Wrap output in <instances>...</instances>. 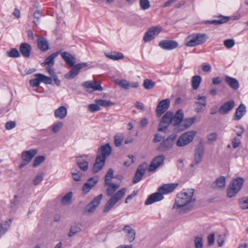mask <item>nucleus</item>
I'll list each match as a JSON object with an SVG mask.
<instances>
[{
    "label": "nucleus",
    "instance_id": "393cba45",
    "mask_svg": "<svg viewBox=\"0 0 248 248\" xmlns=\"http://www.w3.org/2000/svg\"><path fill=\"white\" fill-rule=\"evenodd\" d=\"M101 155H98L102 158L106 159V158L111 153V147L108 143L102 145L100 148Z\"/></svg>",
    "mask_w": 248,
    "mask_h": 248
},
{
    "label": "nucleus",
    "instance_id": "7c9ffc66",
    "mask_svg": "<svg viewBox=\"0 0 248 248\" xmlns=\"http://www.w3.org/2000/svg\"><path fill=\"white\" fill-rule=\"evenodd\" d=\"M184 117V114L182 110L179 109L175 114H173L172 117V125H177L180 124L183 120Z\"/></svg>",
    "mask_w": 248,
    "mask_h": 248
},
{
    "label": "nucleus",
    "instance_id": "ea45409f",
    "mask_svg": "<svg viewBox=\"0 0 248 248\" xmlns=\"http://www.w3.org/2000/svg\"><path fill=\"white\" fill-rule=\"evenodd\" d=\"M73 193L72 192L67 193L61 199V203L63 205H69L71 203Z\"/></svg>",
    "mask_w": 248,
    "mask_h": 248
},
{
    "label": "nucleus",
    "instance_id": "a211bd4d",
    "mask_svg": "<svg viewBox=\"0 0 248 248\" xmlns=\"http://www.w3.org/2000/svg\"><path fill=\"white\" fill-rule=\"evenodd\" d=\"M234 106L235 102L233 100L228 101L221 106L218 111L221 114H227L234 108Z\"/></svg>",
    "mask_w": 248,
    "mask_h": 248
},
{
    "label": "nucleus",
    "instance_id": "13d9d810",
    "mask_svg": "<svg viewBox=\"0 0 248 248\" xmlns=\"http://www.w3.org/2000/svg\"><path fill=\"white\" fill-rule=\"evenodd\" d=\"M72 177L73 179L76 181H79L80 180L82 173L78 170H74L71 172Z\"/></svg>",
    "mask_w": 248,
    "mask_h": 248
},
{
    "label": "nucleus",
    "instance_id": "49530a36",
    "mask_svg": "<svg viewBox=\"0 0 248 248\" xmlns=\"http://www.w3.org/2000/svg\"><path fill=\"white\" fill-rule=\"evenodd\" d=\"M39 76V79L41 82H43L46 84H52V78L46 76L42 74H38Z\"/></svg>",
    "mask_w": 248,
    "mask_h": 248
},
{
    "label": "nucleus",
    "instance_id": "0eeeda50",
    "mask_svg": "<svg viewBox=\"0 0 248 248\" xmlns=\"http://www.w3.org/2000/svg\"><path fill=\"white\" fill-rule=\"evenodd\" d=\"M194 111L198 113H202L205 109L207 105L206 98L204 96L198 95L195 101Z\"/></svg>",
    "mask_w": 248,
    "mask_h": 248
},
{
    "label": "nucleus",
    "instance_id": "dca6fc26",
    "mask_svg": "<svg viewBox=\"0 0 248 248\" xmlns=\"http://www.w3.org/2000/svg\"><path fill=\"white\" fill-rule=\"evenodd\" d=\"M82 86L86 88L88 91L90 89H92L93 91H102L103 88L101 85V83L96 81H87L82 84Z\"/></svg>",
    "mask_w": 248,
    "mask_h": 248
},
{
    "label": "nucleus",
    "instance_id": "79ce46f5",
    "mask_svg": "<svg viewBox=\"0 0 248 248\" xmlns=\"http://www.w3.org/2000/svg\"><path fill=\"white\" fill-rule=\"evenodd\" d=\"M196 117H195L184 119L182 122V125L184 127V129H186L190 127L194 123Z\"/></svg>",
    "mask_w": 248,
    "mask_h": 248
},
{
    "label": "nucleus",
    "instance_id": "c85d7f7f",
    "mask_svg": "<svg viewBox=\"0 0 248 248\" xmlns=\"http://www.w3.org/2000/svg\"><path fill=\"white\" fill-rule=\"evenodd\" d=\"M225 81L228 86L234 90L239 87L238 81L234 78L227 76L225 78Z\"/></svg>",
    "mask_w": 248,
    "mask_h": 248
},
{
    "label": "nucleus",
    "instance_id": "a18cd8bd",
    "mask_svg": "<svg viewBox=\"0 0 248 248\" xmlns=\"http://www.w3.org/2000/svg\"><path fill=\"white\" fill-rule=\"evenodd\" d=\"M203 238L201 236H196L194 238V246L195 248H203Z\"/></svg>",
    "mask_w": 248,
    "mask_h": 248
},
{
    "label": "nucleus",
    "instance_id": "3c124183",
    "mask_svg": "<svg viewBox=\"0 0 248 248\" xmlns=\"http://www.w3.org/2000/svg\"><path fill=\"white\" fill-rule=\"evenodd\" d=\"M81 230L80 227L78 225L72 226L68 233V236L71 237L77 233L80 232Z\"/></svg>",
    "mask_w": 248,
    "mask_h": 248
},
{
    "label": "nucleus",
    "instance_id": "de8ad7c7",
    "mask_svg": "<svg viewBox=\"0 0 248 248\" xmlns=\"http://www.w3.org/2000/svg\"><path fill=\"white\" fill-rule=\"evenodd\" d=\"M155 85V83L152 80L146 79L144 80L143 86L147 90L153 89Z\"/></svg>",
    "mask_w": 248,
    "mask_h": 248
},
{
    "label": "nucleus",
    "instance_id": "052dcab7",
    "mask_svg": "<svg viewBox=\"0 0 248 248\" xmlns=\"http://www.w3.org/2000/svg\"><path fill=\"white\" fill-rule=\"evenodd\" d=\"M117 83L121 87L124 89H128L129 88V82L127 80H121Z\"/></svg>",
    "mask_w": 248,
    "mask_h": 248
},
{
    "label": "nucleus",
    "instance_id": "c03bdc74",
    "mask_svg": "<svg viewBox=\"0 0 248 248\" xmlns=\"http://www.w3.org/2000/svg\"><path fill=\"white\" fill-rule=\"evenodd\" d=\"M114 142L116 147L120 146L124 139V135L122 133H118L114 136Z\"/></svg>",
    "mask_w": 248,
    "mask_h": 248
},
{
    "label": "nucleus",
    "instance_id": "680f3d73",
    "mask_svg": "<svg viewBox=\"0 0 248 248\" xmlns=\"http://www.w3.org/2000/svg\"><path fill=\"white\" fill-rule=\"evenodd\" d=\"M100 109L99 104L97 103L92 104L89 106V109L92 112L99 110Z\"/></svg>",
    "mask_w": 248,
    "mask_h": 248
},
{
    "label": "nucleus",
    "instance_id": "864d4df0",
    "mask_svg": "<svg viewBox=\"0 0 248 248\" xmlns=\"http://www.w3.org/2000/svg\"><path fill=\"white\" fill-rule=\"evenodd\" d=\"M241 208L242 209H248V198L243 197L239 202Z\"/></svg>",
    "mask_w": 248,
    "mask_h": 248
},
{
    "label": "nucleus",
    "instance_id": "423d86ee",
    "mask_svg": "<svg viewBox=\"0 0 248 248\" xmlns=\"http://www.w3.org/2000/svg\"><path fill=\"white\" fill-rule=\"evenodd\" d=\"M162 28L159 26L150 28L145 33L143 37V40L145 42L151 41L159 34L162 31Z\"/></svg>",
    "mask_w": 248,
    "mask_h": 248
},
{
    "label": "nucleus",
    "instance_id": "39448f33",
    "mask_svg": "<svg viewBox=\"0 0 248 248\" xmlns=\"http://www.w3.org/2000/svg\"><path fill=\"white\" fill-rule=\"evenodd\" d=\"M196 134V132L195 131H190L184 133L180 136L176 141V145L178 147H184L188 145L193 140Z\"/></svg>",
    "mask_w": 248,
    "mask_h": 248
},
{
    "label": "nucleus",
    "instance_id": "b1692460",
    "mask_svg": "<svg viewBox=\"0 0 248 248\" xmlns=\"http://www.w3.org/2000/svg\"><path fill=\"white\" fill-rule=\"evenodd\" d=\"M54 115L56 119H63L67 115V108L62 106L54 110Z\"/></svg>",
    "mask_w": 248,
    "mask_h": 248
},
{
    "label": "nucleus",
    "instance_id": "774afa93",
    "mask_svg": "<svg viewBox=\"0 0 248 248\" xmlns=\"http://www.w3.org/2000/svg\"><path fill=\"white\" fill-rule=\"evenodd\" d=\"M166 124V123L165 124V123H163V122L161 121L159 124V127L158 129V131H163L164 130H165L169 126V124Z\"/></svg>",
    "mask_w": 248,
    "mask_h": 248
},
{
    "label": "nucleus",
    "instance_id": "5fc2aeb1",
    "mask_svg": "<svg viewBox=\"0 0 248 248\" xmlns=\"http://www.w3.org/2000/svg\"><path fill=\"white\" fill-rule=\"evenodd\" d=\"M140 5L141 9L143 10H146L150 7V2L148 0H140Z\"/></svg>",
    "mask_w": 248,
    "mask_h": 248
},
{
    "label": "nucleus",
    "instance_id": "c756f323",
    "mask_svg": "<svg viewBox=\"0 0 248 248\" xmlns=\"http://www.w3.org/2000/svg\"><path fill=\"white\" fill-rule=\"evenodd\" d=\"M37 42L38 47L41 51H46L49 49V43L46 38H38Z\"/></svg>",
    "mask_w": 248,
    "mask_h": 248
},
{
    "label": "nucleus",
    "instance_id": "c9c22d12",
    "mask_svg": "<svg viewBox=\"0 0 248 248\" xmlns=\"http://www.w3.org/2000/svg\"><path fill=\"white\" fill-rule=\"evenodd\" d=\"M202 79V77L199 75H195L192 78L191 84L193 90H196L199 87Z\"/></svg>",
    "mask_w": 248,
    "mask_h": 248
},
{
    "label": "nucleus",
    "instance_id": "8fccbe9b",
    "mask_svg": "<svg viewBox=\"0 0 248 248\" xmlns=\"http://www.w3.org/2000/svg\"><path fill=\"white\" fill-rule=\"evenodd\" d=\"M113 175V170L112 169H109L105 175V184H108L110 183Z\"/></svg>",
    "mask_w": 248,
    "mask_h": 248
},
{
    "label": "nucleus",
    "instance_id": "4be33fe9",
    "mask_svg": "<svg viewBox=\"0 0 248 248\" xmlns=\"http://www.w3.org/2000/svg\"><path fill=\"white\" fill-rule=\"evenodd\" d=\"M123 231L126 233V237L128 241L131 243L133 242L136 237V232L135 230L129 225H125Z\"/></svg>",
    "mask_w": 248,
    "mask_h": 248
},
{
    "label": "nucleus",
    "instance_id": "473e14b6",
    "mask_svg": "<svg viewBox=\"0 0 248 248\" xmlns=\"http://www.w3.org/2000/svg\"><path fill=\"white\" fill-rule=\"evenodd\" d=\"M171 143L169 139H167L160 144L158 149L161 152H165L171 147Z\"/></svg>",
    "mask_w": 248,
    "mask_h": 248
},
{
    "label": "nucleus",
    "instance_id": "bb28decb",
    "mask_svg": "<svg viewBox=\"0 0 248 248\" xmlns=\"http://www.w3.org/2000/svg\"><path fill=\"white\" fill-rule=\"evenodd\" d=\"M226 184V179L223 176H220L216 179L212 184L211 186L214 189H220L223 188Z\"/></svg>",
    "mask_w": 248,
    "mask_h": 248
},
{
    "label": "nucleus",
    "instance_id": "7ed1b4c3",
    "mask_svg": "<svg viewBox=\"0 0 248 248\" xmlns=\"http://www.w3.org/2000/svg\"><path fill=\"white\" fill-rule=\"evenodd\" d=\"M207 39L206 34L193 33L186 38L185 44L186 46L189 47L195 46L203 44Z\"/></svg>",
    "mask_w": 248,
    "mask_h": 248
},
{
    "label": "nucleus",
    "instance_id": "2eb2a0df",
    "mask_svg": "<svg viewBox=\"0 0 248 248\" xmlns=\"http://www.w3.org/2000/svg\"><path fill=\"white\" fill-rule=\"evenodd\" d=\"M163 198L164 196H163V194L159 191L158 189L157 192L150 195L148 197L145 202V204L146 205H150L155 202L160 201L163 200Z\"/></svg>",
    "mask_w": 248,
    "mask_h": 248
},
{
    "label": "nucleus",
    "instance_id": "37998d69",
    "mask_svg": "<svg viewBox=\"0 0 248 248\" xmlns=\"http://www.w3.org/2000/svg\"><path fill=\"white\" fill-rule=\"evenodd\" d=\"M7 56L11 58H18L20 56V52L16 48H13L6 52Z\"/></svg>",
    "mask_w": 248,
    "mask_h": 248
},
{
    "label": "nucleus",
    "instance_id": "1a4fd4ad",
    "mask_svg": "<svg viewBox=\"0 0 248 248\" xmlns=\"http://www.w3.org/2000/svg\"><path fill=\"white\" fill-rule=\"evenodd\" d=\"M103 198V194H100L95 197L85 207V211L88 213L93 212L99 206Z\"/></svg>",
    "mask_w": 248,
    "mask_h": 248
},
{
    "label": "nucleus",
    "instance_id": "e2e57ef3",
    "mask_svg": "<svg viewBox=\"0 0 248 248\" xmlns=\"http://www.w3.org/2000/svg\"><path fill=\"white\" fill-rule=\"evenodd\" d=\"M232 143L233 148L238 147L241 143V139L235 137L232 140Z\"/></svg>",
    "mask_w": 248,
    "mask_h": 248
},
{
    "label": "nucleus",
    "instance_id": "20e7f679",
    "mask_svg": "<svg viewBox=\"0 0 248 248\" xmlns=\"http://www.w3.org/2000/svg\"><path fill=\"white\" fill-rule=\"evenodd\" d=\"M126 191L125 188H122L115 193L106 202L103 212L106 213L110 211L114 205L124 197Z\"/></svg>",
    "mask_w": 248,
    "mask_h": 248
},
{
    "label": "nucleus",
    "instance_id": "2f4dec72",
    "mask_svg": "<svg viewBox=\"0 0 248 248\" xmlns=\"http://www.w3.org/2000/svg\"><path fill=\"white\" fill-rule=\"evenodd\" d=\"M106 186H108V187L107 189V194L109 197H112L114 194V192L118 189L120 187V185L118 184H115L111 183H109L108 184H105Z\"/></svg>",
    "mask_w": 248,
    "mask_h": 248
},
{
    "label": "nucleus",
    "instance_id": "f3484780",
    "mask_svg": "<svg viewBox=\"0 0 248 248\" xmlns=\"http://www.w3.org/2000/svg\"><path fill=\"white\" fill-rule=\"evenodd\" d=\"M37 153L38 150L36 149L23 151L21 154L22 160L30 163Z\"/></svg>",
    "mask_w": 248,
    "mask_h": 248
},
{
    "label": "nucleus",
    "instance_id": "58836bf2",
    "mask_svg": "<svg viewBox=\"0 0 248 248\" xmlns=\"http://www.w3.org/2000/svg\"><path fill=\"white\" fill-rule=\"evenodd\" d=\"M105 54L107 57L113 60H118L124 58L123 54L119 52L105 53Z\"/></svg>",
    "mask_w": 248,
    "mask_h": 248
},
{
    "label": "nucleus",
    "instance_id": "a878e982",
    "mask_svg": "<svg viewBox=\"0 0 248 248\" xmlns=\"http://www.w3.org/2000/svg\"><path fill=\"white\" fill-rule=\"evenodd\" d=\"M246 113V107L243 104H241L236 109L233 119L238 121L240 120Z\"/></svg>",
    "mask_w": 248,
    "mask_h": 248
},
{
    "label": "nucleus",
    "instance_id": "f704fd0d",
    "mask_svg": "<svg viewBox=\"0 0 248 248\" xmlns=\"http://www.w3.org/2000/svg\"><path fill=\"white\" fill-rule=\"evenodd\" d=\"M74 67L65 75V78L68 79H72L75 78L79 73V70L78 69V67L76 64L74 65Z\"/></svg>",
    "mask_w": 248,
    "mask_h": 248
},
{
    "label": "nucleus",
    "instance_id": "4d7b16f0",
    "mask_svg": "<svg viewBox=\"0 0 248 248\" xmlns=\"http://www.w3.org/2000/svg\"><path fill=\"white\" fill-rule=\"evenodd\" d=\"M44 174L43 173L38 174L34 178L33 183L35 186L40 184L44 179Z\"/></svg>",
    "mask_w": 248,
    "mask_h": 248
},
{
    "label": "nucleus",
    "instance_id": "aec40b11",
    "mask_svg": "<svg viewBox=\"0 0 248 248\" xmlns=\"http://www.w3.org/2000/svg\"><path fill=\"white\" fill-rule=\"evenodd\" d=\"M178 184L171 183L164 184L159 188V191L163 194H166L172 192L178 186Z\"/></svg>",
    "mask_w": 248,
    "mask_h": 248
},
{
    "label": "nucleus",
    "instance_id": "0e129e2a",
    "mask_svg": "<svg viewBox=\"0 0 248 248\" xmlns=\"http://www.w3.org/2000/svg\"><path fill=\"white\" fill-rule=\"evenodd\" d=\"M235 131L237 136L238 137H241L244 132V129L241 125H237L235 126Z\"/></svg>",
    "mask_w": 248,
    "mask_h": 248
},
{
    "label": "nucleus",
    "instance_id": "f03ea898",
    "mask_svg": "<svg viewBox=\"0 0 248 248\" xmlns=\"http://www.w3.org/2000/svg\"><path fill=\"white\" fill-rule=\"evenodd\" d=\"M244 183V179L242 177H237L232 180L227 189V197H235L242 189Z\"/></svg>",
    "mask_w": 248,
    "mask_h": 248
},
{
    "label": "nucleus",
    "instance_id": "338daca9",
    "mask_svg": "<svg viewBox=\"0 0 248 248\" xmlns=\"http://www.w3.org/2000/svg\"><path fill=\"white\" fill-rule=\"evenodd\" d=\"M208 243L209 246H212L215 242V236L214 233L209 234L207 237Z\"/></svg>",
    "mask_w": 248,
    "mask_h": 248
},
{
    "label": "nucleus",
    "instance_id": "412c9836",
    "mask_svg": "<svg viewBox=\"0 0 248 248\" xmlns=\"http://www.w3.org/2000/svg\"><path fill=\"white\" fill-rule=\"evenodd\" d=\"M31 50V46L27 43H22L19 46V52L25 58H29Z\"/></svg>",
    "mask_w": 248,
    "mask_h": 248
},
{
    "label": "nucleus",
    "instance_id": "9d476101",
    "mask_svg": "<svg viewBox=\"0 0 248 248\" xmlns=\"http://www.w3.org/2000/svg\"><path fill=\"white\" fill-rule=\"evenodd\" d=\"M170 105V100L165 99L160 101L156 107V114L157 116H160L169 108Z\"/></svg>",
    "mask_w": 248,
    "mask_h": 248
},
{
    "label": "nucleus",
    "instance_id": "4c0bfd02",
    "mask_svg": "<svg viewBox=\"0 0 248 248\" xmlns=\"http://www.w3.org/2000/svg\"><path fill=\"white\" fill-rule=\"evenodd\" d=\"M173 113L170 111H168L163 116L161 121L163 123H166V124H172Z\"/></svg>",
    "mask_w": 248,
    "mask_h": 248
},
{
    "label": "nucleus",
    "instance_id": "6ab92c4d",
    "mask_svg": "<svg viewBox=\"0 0 248 248\" xmlns=\"http://www.w3.org/2000/svg\"><path fill=\"white\" fill-rule=\"evenodd\" d=\"M62 59L70 67H73L76 63V58L70 53L64 52L61 53Z\"/></svg>",
    "mask_w": 248,
    "mask_h": 248
},
{
    "label": "nucleus",
    "instance_id": "5701e85b",
    "mask_svg": "<svg viewBox=\"0 0 248 248\" xmlns=\"http://www.w3.org/2000/svg\"><path fill=\"white\" fill-rule=\"evenodd\" d=\"M61 51L60 50L51 54L50 55L46 57L44 62L42 63V65H47L48 67L52 66L55 63V58L61 53Z\"/></svg>",
    "mask_w": 248,
    "mask_h": 248
},
{
    "label": "nucleus",
    "instance_id": "69168bd1",
    "mask_svg": "<svg viewBox=\"0 0 248 248\" xmlns=\"http://www.w3.org/2000/svg\"><path fill=\"white\" fill-rule=\"evenodd\" d=\"M16 126V124L13 121L8 122L5 124V128L7 130H10Z\"/></svg>",
    "mask_w": 248,
    "mask_h": 248
},
{
    "label": "nucleus",
    "instance_id": "6e6d98bb",
    "mask_svg": "<svg viewBox=\"0 0 248 248\" xmlns=\"http://www.w3.org/2000/svg\"><path fill=\"white\" fill-rule=\"evenodd\" d=\"M63 126V123L62 122H57L56 123H54L52 125V131L54 133H57L62 128Z\"/></svg>",
    "mask_w": 248,
    "mask_h": 248
},
{
    "label": "nucleus",
    "instance_id": "603ef678",
    "mask_svg": "<svg viewBox=\"0 0 248 248\" xmlns=\"http://www.w3.org/2000/svg\"><path fill=\"white\" fill-rule=\"evenodd\" d=\"M45 160V157L44 156L41 155L36 157L33 162V166L34 167H37L42 163H43Z\"/></svg>",
    "mask_w": 248,
    "mask_h": 248
},
{
    "label": "nucleus",
    "instance_id": "09e8293b",
    "mask_svg": "<svg viewBox=\"0 0 248 248\" xmlns=\"http://www.w3.org/2000/svg\"><path fill=\"white\" fill-rule=\"evenodd\" d=\"M34 77L36 78L34 79H31L30 80V85L33 87H36L39 86L41 81L39 79V76L38 74L34 75Z\"/></svg>",
    "mask_w": 248,
    "mask_h": 248
},
{
    "label": "nucleus",
    "instance_id": "f257e3e1",
    "mask_svg": "<svg viewBox=\"0 0 248 248\" xmlns=\"http://www.w3.org/2000/svg\"><path fill=\"white\" fill-rule=\"evenodd\" d=\"M194 193V189H189L178 193L172 209L178 210L181 214L190 211L196 201V198L193 197Z\"/></svg>",
    "mask_w": 248,
    "mask_h": 248
},
{
    "label": "nucleus",
    "instance_id": "e433bc0d",
    "mask_svg": "<svg viewBox=\"0 0 248 248\" xmlns=\"http://www.w3.org/2000/svg\"><path fill=\"white\" fill-rule=\"evenodd\" d=\"M82 156H78L76 158V163L79 168L83 171H86L88 169V162L86 161H81Z\"/></svg>",
    "mask_w": 248,
    "mask_h": 248
},
{
    "label": "nucleus",
    "instance_id": "ddd939ff",
    "mask_svg": "<svg viewBox=\"0 0 248 248\" xmlns=\"http://www.w3.org/2000/svg\"><path fill=\"white\" fill-rule=\"evenodd\" d=\"M147 165V163H143L138 167L133 180L134 184H136L141 180L142 176L145 174Z\"/></svg>",
    "mask_w": 248,
    "mask_h": 248
},
{
    "label": "nucleus",
    "instance_id": "bf43d9fd",
    "mask_svg": "<svg viewBox=\"0 0 248 248\" xmlns=\"http://www.w3.org/2000/svg\"><path fill=\"white\" fill-rule=\"evenodd\" d=\"M235 45V42L233 39H227L224 41V45L227 48H231Z\"/></svg>",
    "mask_w": 248,
    "mask_h": 248
},
{
    "label": "nucleus",
    "instance_id": "cd10ccee",
    "mask_svg": "<svg viewBox=\"0 0 248 248\" xmlns=\"http://www.w3.org/2000/svg\"><path fill=\"white\" fill-rule=\"evenodd\" d=\"M105 162V159L97 156L93 168V171L94 173L99 171L104 166Z\"/></svg>",
    "mask_w": 248,
    "mask_h": 248
},
{
    "label": "nucleus",
    "instance_id": "6e6552de",
    "mask_svg": "<svg viewBox=\"0 0 248 248\" xmlns=\"http://www.w3.org/2000/svg\"><path fill=\"white\" fill-rule=\"evenodd\" d=\"M204 151V148L202 144H199L196 147L194 151V161L190 165L191 167H194L202 161Z\"/></svg>",
    "mask_w": 248,
    "mask_h": 248
},
{
    "label": "nucleus",
    "instance_id": "a19ab883",
    "mask_svg": "<svg viewBox=\"0 0 248 248\" xmlns=\"http://www.w3.org/2000/svg\"><path fill=\"white\" fill-rule=\"evenodd\" d=\"M95 103L99 104V107L102 106L104 107H108L113 106L115 103L110 101L104 100L102 99H96Z\"/></svg>",
    "mask_w": 248,
    "mask_h": 248
},
{
    "label": "nucleus",
    "instance_id": "72a5a7b5",
    "mask_svg": "<svg viewBox=\"0 0 248 248\" xmlns=\"http://www.w3.org/2000/svg\"><path fill=\"white\" fill-rule=\"evenodd\" d=\"M229 18H230L228 16H218L217 18V19L210 20L208 21V22L210 24L220 25L227 22L229 20Z\"/></svg>",
    "mask_w": 248,
    "mask_h": 248
},
{
    "label": "nucleus",
    "instance_id": "9b49d317",
    "mask_svg": "<svg viewBox=\"0 0 248 248\" xmlns=\"http://www.w3.org/2000/svg\"><path fill=\"white\" fill-rule=\"evenodd\" d=\"M99 179L97 177H92L89 178L83 185L82 188L83 193L85 194L88 193L98 183Z\"/></svg>",
    "mask_w": 248,
    "mask_h": 248
},
{
    "label": "nucleus",
    "instance_id": "f8f14e48",
    "mask_svg": "<svg viewBox=\"0 0 248 248\" xmlns=\"http://www.w3.org/2000/svg\"><path fill=\"white\" fill-rule=\"evenodd\" d=\"M165 158V156L163 155H159L155 157L149 166L148 171L150 172L155 171L163 163Z\"/></svg>",
    "mask_w": 248,
    "mask_h": 248
},
{
    "label": "nucleus",
    "instance_id": "4468645a",
    "mask_svg": "<svg viewBox=\"0 0 248 248\" xmlns=\"http://www.w3.org/2000/svg\"><path fill=\"white\" fill-rule=\"evenodd\" d=\"M178 44L177 42L173 40H163L159 43V46L162 49L165 50H171L176 48Z\"/></svg>",
    "mask_w": 248,
    "mask_h": 248
}]
</instances>
